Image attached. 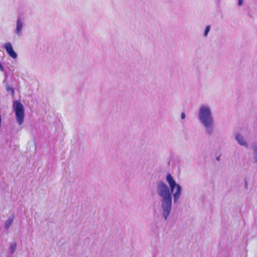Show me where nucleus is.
<instances>
[{"instance_id": "3", "label": "nucleus", "mask_w": 257, "mask_h": 257, "mask_svg": "<svg viewBox=\"0 0 257 257\" xmlns=\"http://www.w3.org/2000/svg\"><path fill=\"white\" fill-rule=\"evenodd\" d=\"M166 179L170 185L172 193L174 192L175 188L176 189V191L173 194L174 201L176 202L181 195V187L179 185L176 184L175 181L174 180L171 174H169L167 175Z\"/></svg>"}, {"instance_id": "7", "label": "nucleus", "mask_w": 257, "mask_h": 257, "mask_svg": "<svg viewBox=\"0 0 257 257\" xmlns=\"http://www.w3.org/2000/svg\"><path fill=\"white\" fill-rule=\"evenodd\" d=\"M235 138L240 145L243 146L246 145V143L244 140L243 138L240 134L236 135Z\"/></svg>"}, {"instance_id": "11", "label": "nucleus", "mask_w": 257, "mask_h": 257, "mask_svg": "<svg viewBox=\"0 0 257 257\" xmlns=\"http://www.w3.org/2000/svg\"><path fill=\"white\" fill-rule=\"evenodd\" d=\"M181 118H182V119H184V118H185V113L182 112V113H181Z\"/></svg>"}, {"instance_id": "4", "label": "nucleus", "mask_w": 257, "mask_h": 257, "mask_svg": "<svg viewBox=\"0 0 257 257\" xmlns=\"http://www.w3.org/2000/svg\"><path fill=\"white\" fill-rule=\"evenodd\" d=\"M13 108L16 113L17 121L20 125H21L24 120V109L22 104L18 101H14Z\"/></svg>"}, {"instance_id": "8", "label": "nucleus", "mask_w": 257, "mask_h": 257, "mask_svg": "<svg viewBox=\"0 0 257 257\" xmlns=\"http://www.w3.org/2000/svg\"><path fill=\"white\" fill-rule=\"evenodd\" d=\"M14 218V216H13L12 218H9L6 222L5 228L6 229H8L10 227V225H11L13 221Z\"/></svg>"}, {"instance_id": "9", "label": "nucleus", "mask_w": 257, "mask_h": 257, "mask_svg": "<svg viewBox=\"0 0 257 257\" xmlns=\"http://www.w3.org/2000/svg\"><path fill=\"white\" fill-rule=\"evenodd\" d=\"M17 247V244L16 242H14L13 244H12L11 246V252L12 253H13L16 249Z\"/></svg>"}, {"instance_id": "10", "label": "nucleus", "mask_w": 257, "mask_h": 257, "mask_svg": "<svg viewBox=\"0 0 257 257\" xmlns=\"http://www.w3.org/2000/svg\"><path fill=\"white\" fill-rule=\"evenodd\" d=\"M210 26H207L206 28H205V30L204 31V36H207V35H208V32H209L210 31Z\"/></svg>"}, {"instance_id": "5", "label": "nucleus", "mask_w": 257, "mask_h": 257, "mask_svg": "<svg viewBox=\"0 0 257 257\" xmlns=\"http://www.w3.org/2000/svg\"><path fill=\"white\" fill-rule=\"evenodd\" d=\"M5 48L8 54L13 59H16L17 57L16 53L13 49L12 45L10 43H7L5 44Z\"/></svg>"}, {"instance_id": "13", "label": "nucleus", "mask_w": 257, "mask_h": 257, "mask_svg": "<svg viewBox=\"0 0 257 257\" xmlns=\"http://www.w3.org/2000/svg\"><path fill=\"white\" fill-rule=\"evenodd\" d=\"M0 70L2 71L4 70V68L1 63H0Z\"/></svg>"}, {"instance_id": "14", "label": "nucleus", "mask_w": 257, "mask_h": 257, "mask_svg": "<svg viewBox=\"0 0 257 257\" xmlns=\"http://www.w3.org/2000/svg\"><path fill=\"white\" fill-rule=\"evenodd\" d=\"M255 162L257 163V157H255Z\"/></svg>"}, {"instance_id": "1", "label": "nucleus", "mask_w": 257, "mask_h": 257, "mask_svg": "<svg viewBox=\"0 0 257 257\" xmlns=\"http://www.w3.org/2000/svg\"><path fill=\"white\" fill-rule=\"evenodd\" d=\"M159 189V195L163 197V216L165 219H167L170 214L171 205L172 198L171 194L167 186L163 182H161L158 185Z\"/></svg>"}, {"instance_id": "6", "label": "nucleus", "mask_w": 257, "mask_h": 257, "mask_svg": "<svg viewBox=\"0 0 257 257\" xmlns=\"http://www.w3.org/2000/svg\"><path fill=\"white\" fill-rule=\"evenodd\" d=\"M22 28L23 23L20 19H18L17 20L16 33L19 35L21 34Z\"/></svg>"}, {"instance_id": "2", "label": "nucleus", "mask_w": 257, "mask_h": 257, "mask_svg": "<svg viewBox=\"0 0 257 257\" xmlns=\"http://www.w3.org/2000/svg\"><path fill=\"white\" fill-rule=\"evenodd\" d=\"M199 118L206 127L212 125L211 111L207 107L202 106L200 109Z\"/></svg>"}, {"instance_id": "12", "label": "nucleus", "mask_w": 257, "mask_h": 257, "mask_svg": "<svg viewBox=\"0 0 257 257\" xmlns=\"http://www.w3.org/2000/svg\"><path fill=\"white\" fill-rule=\"evenodd\" d=\"M242 4V0H238V5L241 6Z\"/></svg>"}]
</instances>
